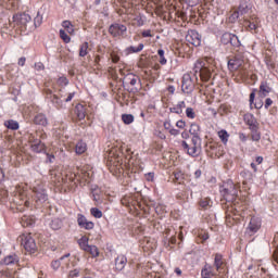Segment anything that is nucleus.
<instances>
[{"label":"nucleus","instance_id":"f257e3e1","mask_svg":"<svg viewBox=\"0 0 278 278\" xmlns=\"http://www.w3.org/2000/svg\"><path fill=\"white\" fill-rule=\"evenodd\" d=\"M181 147L190 157H199L201 155V139L191 138L190 142L181 141Z\"/></svg>","mask_w":278,"mask_h":278},{"label":"nucleus","instance_id":"f03ea898","mask_svg":"<svg viewBox=\"0 0 278 278\" xmlns=\"http://www.w3.org/2000/svg\"><path fill=\"white\" fill-rule=\"evenodd\" d=\"M20 240L27 253H36L38 251V245H36V240L33 239L31 235H22L20 236Z\"/></svg>","mask_w":278,"mask_h":278},{"label":"nucleus","instance_id":"7ed1b4c3","mask_svg":"<svg viewBox=\"0 0 278 278\" xmlns=\"http://www.w3.org/2000/svg\"><path fill=\"white\" fill-rule=\"evenodd\" d=\"M194 73H199L202 81L212 79V70L205 67V62L197 61L194 64Z\"/></svg>","mask_w":278,"mask_h":278},{"label":"nucleus","instance_id":"20e7f679","mask_svg":"<svg viewBox=\"0 0 278 278\" xmlns=\"http://www.w3.org/2000/svg\"><path fill=\"white\" fill-rule=\"evenodd\" d=\"M220 192L227 201H236V197H238V189L233 182L224 185Z\"/></svg>","mask_w":278,"mask_h":278},{"label":"nucleus","instance_id":"39448f33","mask_svg":"<svg viewBox=\"0 0 278 278\" xmlns=\"http://www.w3.org/2000/svg\"><path fill=\"white\" fill-rule=\"evenodd\" d=\"M109 34H111L113 38H118V36L123 37L127 34V26L118 23L112 24L109 27Z\"/></svg>","mask_w":278,"mask_h":278},{"label":"nucleus","instance_id":"423d86ee","mask_svg":"<svg viewBox=\"0 0 278 278\" xmlns=\"http://www.w3.org/2000/svg\"><path fill=\"white\" fill-rule=\"evenodd\" d=\"M244 64V54H236L228 61V68L233 73Z\"/></svg>","mask_w":278,"mask_h":278},{"label":"nucleus","instance_id":"0eeeda50","mask_svg":"<svg viewBox=\"0 0 278 278\" xmlns=\"http://www.w3.org/2000/svg\"><path fill=\"white\" fill-rule=\"evenodd\" d=\"M125 83L131 86L130 92H138V90H140V77L134 74H128L125 76Z\"/></svg>","mask_w":278,"mask_h":278},{"label":"nucleus","instance_id":"6e6552de","mask_svg":"<svg viewBox=\"0 0 278 278\" xmlns=\"http://www.w3.org/2000/svg\"><path fill=\"white\" fill-rule=\"evenodd\" d=\"M181 90L186 94H190L194 90V81H192V76L190 74H185L182 76Z\"/></svg>","mask_w":278,"mask_h":278},{"label":"nucleus","instance_id":"1a4fd4ad","mask_svg":"<svg viewBox=\"0 0 278 278\" xmlns=\"http://www.w3.org/2000/svg\"><path fill=\"white\" fill-rule=\"evenodd\" d=\"M13 22L20 27H27L28 23H31V15L28 13H21L13 15Z\"/></svg>","mask_w":278,"mask_h":278},{"label":"nucleus","instance_id":"9d476101","mask_svg":"<svg viewBox=\"0 0 278 278\" xmlns=\"http://www.w3.org/2000/svg\"><path fill=\"white\" fill-rule=\"evenodd\" d=\"M186 40L193 47H201V35L197 30H189L186 35Z\"/></svg>","mask_w":278,"mask_h":278},{"label":"nucleus","instance_id":"9b49d317","mask_svg":"<svg viewBox=\"0 0 278 278\" xmlns=\"http://www.w3.org/2000/svg\"><path fill=\"white\" fill-rule=\"evenodd\" d=\"M261 227H262V222L260 220V218L252 217L250 219L247 231H248L249 236H254V233H257V231H260Z\"/></svg>","mask_w":278,"mask_h":278},{"label":"nucleus","instance_id":"f8f14e48","mask_svg":"<svg viewBox=\"0 0 278 278\" xmlns=\"http://www.w3.org/2000/svg\"><path fill=\"white\" fill-rule=\"evenodd\" d=\"M249 4H247V2H241L239 4V8L237 11H235L231 16H230V21H238V18H240V16H244V14H249Z\"/></svg>","mask_w":278,"mask_h":278},{"label":"nucleus","instance_id":"ddd939ff","mask_svg":"<svg viewBox=\"0 0 278 278\" xmlns=\"http://www.w3.org/2000/svg\"><path fill=\"white\" fill-rule=\"evenodd\" d=\"M34 192V200L38 205H42V203H46V201L49 199V195L45 189H35Z\"/></svg>","mask_w":278,"mask_h":278},{"label":"nucleus","instance_id":"4468645a","mask_svg":"<svg viewBox=\"0 0 278 278\" xmlns=\"http://www.w3.org/2000/svg\"><path fill=\"white\" fill-rule=\"evenodd\" d=\"M244 122L249 125L251 131H257L260 129V124L253 114H245Z\"/></svg>","mask_w":278,"mask_h":278},{"label":"nucleus","instance_id":"2eb2a0df","mask_svg":"<svg viewBox=\"0 0 278 278\" xmlns=\"http://www.w3.org/2000/svg\"><path fill=\"white\" fill-rule=\"evenodd\" d=\"M77 223L83 229H94V223L88 222V219H86V216L81 214H78Z\"/></svg>","mask_w":278,"mask_h":278},{"label":"nucleus","instance_id":"dca6fc26","mask_svg":"<svg viewBox=\"0 0 278 278\" xmlns=\"http://www.w3.org/2000/svg\"><path fill=\"white\" fill-rule=\"evenodd\" d=\"M270 92H273V88H270V86H268V83L263 81L260 85V90H258V97H261V99H265V97H268V94H270Z\"/></svg>","mask_w":278,"mask_h":278},{"label":"nucleus","instance_id":"f3484780","mask_svg":"<svg viewBox=\"0 0 278 278\" xmlns=\"http://www.w3.org/2000/svg\"><path fill=\"white\" fill-rule=\"evenodd\" d=\"M201 276L202 278L216 277V271H214V267H212V265L206 263L201 270Z\"/></svg>","mask_w":278,"mask_h":278},{"label":"nucleus","instance_id":"a211bd4d","mask_svg":"<svg viewBox=\"0 0 278 278\" xmlns=\"http://www.w3.org/2000/svg\"><path fill=\"white\" fill-rule=\"evenodd\" d=\"M75 177L76 175L74 173H67L61 178V182L65 186H75Z\"/></svg>","mask_w":278,"mask_h":278},{"label":"nucleus","instance_id":"6ab92c4d","mask_svg":"<svg viewBox=\"0 0 278 278\" xmlns=\"http://www.w3.org/2000/svg\"><path fill=\"white\" fill-rule=\"evenodd\" d=\"M127 266V256L119 255L115 258V268L116 270H123Z\"/></svg>","mask_w":278,"mask_h":278},{"label":"nucleus","instance_id":"aec40b11","mask_svg":"<svg viewBox=\"0 0 278 278\" xmlns=\"http://www.w3.org/2000/svg\"><path fill=\"white\" fill-rule=\"evenodd\" d=\"M47 98L50 99L51 103H53L55 108H62V99L56 94H53L51 90H47Z\"/></svg>","mask_w":278,"mask_h":278},{"label":"nucleus","instance_id":"412c9836","mask_svg":"<svg viewBox=\"0 0 278 278\" xmlns=\"http://www.w3.org/2000/svg\"><path fill=\"white\" fill-rule=\"evenodd\" d=\"M189 132L193 136L192 139L201 140V126L199 124H191Z\"/></svg>","mask_w":278,"mask_h":278},{"label":"nucleus","instance_id":"4be33fe9","mask_svg":"<svg viewBox=\"0 0 278 278\" xmlns=\"http://www.w3.org/2000/svg\"><path fill=\"white\" fill-rule=\"evenodd\" d=\"M35 125H41L42 127H47L49 125V121L47 119V115L39 113L34 118Z\"/></svg>","mask_w":278,"mask_h":278},{"label":"nucleus","instance_id":"5701e85b","mask_svg":"<svg viewBox=\"0 0 278 278\" xmlns=\"http://www.w3.org/2000/svg\"><path fill=\"white\" fill-rule=\"evenodd\" d=\"M74 112L79 121L86 118V106H84V104H77Z\"/></svg>","mask_w":278,"mask_h":278},{"label":"nucleus","instance_id":"b1692460","mask_svg":"<svg viewBox=\"0 0 278 278\" xmlns=\"http://www.w3.org/2000/svg\"><path fill=\"white\" fill-rule=\"evenodd\" d=\"M30 149L34 153H42L47 151V146L42 141H38L37 143L31 144Z\"/></svg>","mask_w":278,"mask_h":278},{"label":"nucleus","instance_id":"393cba45","mask_svg":"<svg viewBox=\"0 0 278 278\" xmlns=\"http://www.w3.org/2000/svg\"><path fill=\"white\" fill-rule=\"evenodd\" d=\"M224 265H225V262H223V255L215 254L214 266H215L217 273H220V270H223Z\"/></svg>","mask_w":278,"mask_h":278},{"label":"nucleus","instance_id":"a878e982","mask_svg":"<svg viewBox=\"0 0 278 278\" xmlns=\"http://www.w3.org/2000/svg\"><path fill=\"white\" fill-rule=\"evenodd\" d=\"M185 108H186V102L180 101L176 106L170 108L169 112H172L173 114H182Z\"/></svg>","mask_w":278,"mask_h":278},{"label":"nucleus","instance_id":"bb28decb","mask_svg":"<svg viewBox=\"0 0 278 278\" xmlns=\"http://www.w3.org/2000/svg\"><path fill=\"white\" fill-rule=\"evenodd\" d=\"M18 255L16 254H11L4 257L3 262L5 266H12V264H16L18 262Z\"/></svg>","mask_w":278,"mask_h":278},{"label":"nucleus","instance_id":"cd10ccee","mask_svg":"<svg viewBox=\"0 0 278 278\" xmlns=\"http://www.w3.org/2000/svg\"><path fill=\"white\" fill-rule=\"evenodd\" d=\"M40 138H42V134L40 132H35V134H30L28 136V142L31 147V144H37L38 142H40Z\"/></svg>","mask_w":278,"mask_h":278},{"label":"nucleus","instance_id":"c85d7f7f","mask_svg":"<svg viewBox=\"0 0 278 278\" xmlns=\"http://www.w3.org/2000/svg\"><path fill=\"white\" fill-rule=\"evenodd\" d=\"M4 127H7V129H12L13 131H16V129H18V122L14 119L5 121Z\"/></svg>","mask_w":278,"mask_h":278},{"label":"nucleus","instance_id":"c756f323","mask_svg":"<svg viewBox=\"0 0 278 278\" xmlns=\"http://www.w3.org/2000/svg\"><path fill=\"white\" fill-rule=\"evenodd\" d=\"M62 27H64V29L67 31V34H75V26H73V23H71V21H64L62 23Z\"/></svg>","mask_w":278,"mask_h":278},{"label":"nucleus","instance_id":"7c9ffc66","mask_svg":"<svg viewBox=\"0 0 278 278\" xmlns=\"http://www.w3.org/2000/svg\"><path fill=\"white\" fill-rule=\"evenodd\" d=\"M78 244L83 251H88L90 244H88V237L84 236L78 240Z\"/></svg>","mask_w":278,"mask_h":278},{"label":"nucleus","instance_id":"2f4dec72","mask_svg":"<svg viewBox=\"0 0 278 278\" xmlns=\"http://www.w3.org/2000/svg\"><path fill=\"white\" fill-rule=\"evenodd\" d=\"M50 227L54 231H58V229H62V219H60V218L52 219L50 223Z\"/></svg>","mask_w":278,"mask_h":278},{"label":"nucleus","instance_id":"473e14b6","mask_svg":"<svg viewBox=\"0 0 278 278\" xmlns=\"http://www.w3.org/2000/svg\"><path fill=\"white\" fill-rule=\"evenodd\" d=\"M218 137L224 144H227V142H229V132H227V130H225V129L219 130Z\"/></svg>","mask_w":278,"mask_h":278},{"label":"nucleus","instance_id":"72a5a7b5","mask_svg":"<svg viewBox=\"0 0 278 278\" xmlns=\"http://www.w3.org/2000/svg\"><path fill=\"white\" fill-rule=\"evenodd\" d=\"M86 149H87L86 142H84V141H78L77 142V144H76V153L78 155H81V153H86Z\"/></svg>","mask_w":278,"mask_h":278},{"label":"nucleus","instance_id":"f704fd0d","mask_svg":"<svg viewBox=\"0 0 278 278\" xmlns=\"http://www.w3.org/2000/svg\"><path fill=\"white\" fill-rule=\"evenodd\" d=\"M91 194H92L93 201H96V203H99L101 201V198H100L101 189H99V187L91 189Z\"/></svg>","mask_w":278,"mask_h":278},{"label":"nucleus","instance_id":"c9c22d12","mask_svg":"<svg viewBox=\"0 0 278 278\" xmlns=\"http://www.w3.org/2000/svg\"><path fill=\"white\" fill-rule=\"evenodd\" d=\"M231 33H224L220 38L222 45H230L231 42Z\"/></svg>","mask_w":278,"mask_h":278},{"label":"nucleus","instance_id":"e433bc0d","mask_svg":"<svg viewBox=\"0 0 278 278\" xmlns=\"http://www.w3.org/2000/svg\"><path fill=\"white\" fill-rule=\"evenodd\" d=\"M86 253H90L92 257H99V248L96 245H89V248L86 250Z\"/></svg>","mask_w":278,"mask_h":278},{"label":"nucleus","instance_id":"4c0bfd02","mask_svg":"<svg viewBox=\"0 0 278 278\" xmlns=\"http://www.w3.org/2000/svg\"><path fill=\"white\" fill-rule=\"evenodd\" d=\"M88 55V41H85L79 49V56L86 58Z\"/></svg>","mask_w":278,"mask_h":278},{"label":"nucleus","instance_id":"58836bf2","mask_svg":"<svg viewBox=\"0 0 278 278\" xmlns=\"http://www.w3.org/2000/svg\"><path fill=\"white\" fill-rule=\"evenodd\" d=\"M122 121L125 125H131L134 123V116L131 114H123Z\"/></svg>","mask_w":278,"mask_h":278},{"label":"nucleus","instance_id":"ea45409f","mask_svg":"<svg viewBox=\"0 0 278 278\" xmlns=\"http://www.w3.org/2000/svg\"><path fill=\"white\" fill-rule=\"evenodd\" d=\"M230 45L232 47H242V43L240 42V39L238 38V36H236L235 34L231 35V38H230Z\"/></svg>","mask_w":278,"mask_h":278},{"label":"nucleus","instance_id":"a19ab883","mask_svg":"<svg viewBox=\"0 0 278 278\" xmlns=\"http://www.w3.org/2000/svg\"><path fill=\"white\" fill-rule=\"evenodd\" d=\"M142 49H144V43H139V46L136 48V47H134V46H130L129 48H128V51L130 52V53H140V51H142Z\"/></svg>","mask_w":278,"mask_h":278},{"label":"nucleus","instance_id":"79ce46f5","mask_svg":"<svg viewBox=\"0 0 278 278\" xmlns=\"http://www.w3.org/2000/svg\"><path fill=\"white\" fill-rule=\"evenodd\" d=\"M60 38H62L63 42H65L66 45H68V42H71V37L66 34V30H64V29L60 30Z\"/></svg>","mask_w":278,"mask_h":278},{"label":"nucleus","instance_id":"37998d69","mask_svg":"<svg viewBox=\"0 0 278 278\" xmlns=\"http://www.w3.org/2000/svg\"><path fill=\"white\" fill-rule=\"evenodd\" d=\"M200 207H202V210H207L210 207V198L200 200Z\"/></svg>","mask_w":278,"mask_h":278},{"label":"nucleus","instance_id":"c03bdc74","mask_svg":"<svg viewBox=\"0 0 278 278\" xmlns=\"http://www.w3.org/2000/svg\"><path fill=\"white\" fill-rule=\"evenodd\" d=\"M157 55L160 56V64H162V66H164L166 64V58L164 56V50L160 49L157 50Z\"/></svg>","mask_w":278,"mask_h":278},{"label":"nucleus","instance_id":"a18cd8bd","mask_svg":"<svg viewBox=\"0 0 278 278\" xmlns=\"http://www.w3.org/2000/svg\"><path fill=\"white\" fill-rule=\"evenodd\" d=\"M186 116H187V118H197V113L194 112V109L187 108L186 109Z\"/></svg>","mask_w":278,"mask_h":278},{"label":"nucleus","instance_id":"49530a36","mask_svg":"<svg viewBox=\"0 0 278 278\" xmlns=\"http://www.w3.org/2000/svg\"><path fill=\"white\" fill-rule=\"evenodd\" d=\"M91 215H93L94 218H102L103 212H101V210H99L97 207H92L91 208Z\"/></svg>","mask_w":278,"mask_h":278},{"label":"nucleus","instance_id":"de8ad7c7","mask_svg":"<svg viewBox=\"0 0 278 278\" xmlns=\"http://www.w3.org/2000/svg\"><path fill=\"white\" fill-rule=\"evenodd\" d=\"M251 138L254 142H260L262 135L257 130H252Z\"/></svg>","mask_w":278,"mask_h":278},{"label":"nucleus","instance_id":"09e8293b","mask_svg":"<svg viewBox=\"0 0 278 278\" xmlns=\"http://www.w3.org/2000/svg\"><path fill=\"white\" fill-rule=\"evenodd\" d=\"M35 23V27H40V25H42V15H40V13H37V16L34 20Z\"/></svg>","mask_w":278,"mask_h":278},{"label":"nucleus","instance_id":"8fccbe9b","mask_svg":"<svg viewBox=\"0 0 278 278\" xmlns=\"http://www.w3.org/2000/svg\"><path fill=\"white\" fill-rule=\"evenodd\" d=\"M21 201L18 202L20 205H25L26 207H29V201L28 200H25V194H18Z\"/></svg>","mask_w":278,"mask_h":278},{"label":"nucleus","instance_id":"3c124183","mask_svg":"<svg viewBox=\"0 0 278 278\" xmlns=\"http://www.w3.org/2000/svg\"><path fill=\"white\" fill-rule=\"evenodd\" d=\"M111 60L113 64H118V62L121 61V56H118V54L112 52L111 53Z\"/></svg>","mask_w":278,"mask_h":278},{"label":"nucleus","instance_id":"603ef678","mask_svg":"<svg viewBox=\"0 0 278 278\" xmlns=\"http://www.w3.org/2000/svg\"><path fill=\"white\" fill-rule=\"evenodd\" d=\"M141 36H142L143 38H153V35L151 34V29L143 30V31L141 33Z\"/></svg>","mask_w":278,"mask_h":278},{"label":"nucleus","instance_id":"864d4df0","mask_svg":"<svg viewBox=\"0 0 278 278\" xmlns=\"http://www.w3.org/2000/svg\"><path fill=\"white\" fill-rule=\"evenodd\" d=\"M255 92H257V89H253L250 93V105H253V101H255Z\"/></svg>","mask_w":278,"mask_h":278},{"label":"nucleus","instance_id":"5fc2aeb1","mask_svg":"<svg viewBox=\"0 0 278 278\" xmlns=\"http://www.w3.org/2000/svg\"><path fill=\"white\" fill-rule=\"evenodd\" d=\"M176 127H178V129H185L186 128V123L180 119L176 123Z\"/></svg>","mask_w":278,"mask_h":278},{"label":"nucleus","instance_id":"6e6d98bb","mask_svg":"<svg viewBox=\"0 0 278 278\" xmlns=\"http://www.w3.org/2000/svg\"><path fill=\"white\" fill-rule=\"evenodd\" d=\"M265 62L269 68H275V62H273V60L266 58Z\"/></svg>","mask_w":278,"mask_h":278},{"label":"nucleus","instance_id":"4d7b16f0","mask_svg":"<svg viewBox=\"0 0 278 278\" xmlns=\"http://www.w3.org/2000/svg\"><path fill=\"white\" fill-rule=\"evenodd\" d=\"M154 177H155V174H154V173H148V174H146V179H147V181H153Z\"/></svg>","mask_w":278,"mask_h":278},{"label":"nucleus","instance_id":"13d9d810","mask_svg":"<svg viewBox=\"0 0 278 278\" xmlns=\"http://www.w3.org/2000/svg\"><path fill=\"white\" fill-rule=\"evenodd\" d=\"M164 129H166L167 131H169V129L173 128V126L170 125V121H165L163 124Z\"/></svg>","mask_w":278,"mask_h":278},{"label":"nucleus","instance_id":"bf43d9fd","mask_svg":"<svg viewBox=\"0 0 278 278\" xmlns=\"http://www.w3.org/2000/svg\"><path fill=\"white\" fill-rule=\"evenodd\" d=\"M70 277H71V278H73V277H79V271H78V269L71 270V271H70Z\"/></svg>","mask_w":278,"mask_h":278},{"label":"nucleus","instance_id":"052dcab7","mask_svg":"<svg viewBox=\"0 0 278 278\" xmlns=\"http://www.w3.org/2000/svg\"><path fill=\"white\" fill-rule=\"evenodd\" d=\"M35 68L37 71H43L45 70V65L41 62L35 63Z\"/></svg>","mask_w":278,"mask_h":278},{"label":"nucleus","instance_id":"680f3d73","mask_svg":"<svg viewBox=\"0 0 278 278\" xmlns=\"http://www.w3.org/2000/svg\"><path fill=\"white\" fill-rule=\"evenodd\" d=\"M200 238H201L202 242H205V240H210V235L207 232H204V233L200 235Z\"/></svg>","mask_w":278,"mask_h":278},{"label":"nucleus","instance_id":"e2e57ef3","mask_svg":"<svg viewBox=\"0 0 278 278\" xmlns=\"http://www.w3.org/2000/svg\"><path fill=\"white\" fill-rule=\"evenodd\" d=\"M26 61H27V59H25V56L20 58L18 62H17L18 66H25Z\"/></svg>","mask_w":278,"mask_h":278},{"label":"nucleus","instance_id":"0e129e2a","mask_svg":"<svg viewBox=\"0 0 278 278\" xmlns=\"http://www.w3.org/2000/svg\"><path fill=\"white\" fill-rule=\"evenodd\" d=\"M269 105H273V100L270 99V98H267L266 100H265V110H268V106Z\"/></svg>","mask_w":278,"mask_h":278},{"label":"nucleus","instance_id":"69168bd1","mask_svg":"<svg viewBox=\"0 0 278 278\" xmlns=\"http://www.w3.org/2000/svg\"><path fill=\"white\" fill-rule=\"evenodd\" d=\"M51 265L54 270H58V268H60V261H53Z\"/></svg>","mask_w":278,"mask_h":278},{"label":"nucleus","instance_id":"338daca9","mask_svg":"<svg viewBox=\"0 0 278 278\" xmlns=\"http://www.w3.org/2000/svg\"><path fill=\"white\" fill-rule=\"evenodd\" d=\"M169 134H170V136H179V130H177L175 128H169Z\"/></svg>","mask_w":278,"mask_h":278},{"label":"nucleus","instance_id":"774afa93","mask_svg":"<svg viewBox=\"0 0 278 278\" xmlns=\"http://www.w3.org/2000/svg\"><path fill=\"white\" fill-rule=\"evenodd\" d=\"M73 97H75V92L68 93L67 98L65 99V103H68L70 101H73Z\"/></svg>","mask_w":278,"mask_h":278}]
</instances>
